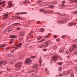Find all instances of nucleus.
<instances>
[{
  "label": "nucleus",
  "mask_w": 77,
  "mask_h": 77,
  "mask_svg": "<svg viewBox=\"0 0 77 77\" xmlns=\"http://www.w3.org/2000/svg\"><path fill=\"white\" fill-rule=\"evenodd\" d=\"M13 63V62H11V63Z\"/></svg>",
  "instance_id": "61"
},
{
  "label": "nucleus",
  "mask_w": 77,
  "mask_h": 77,
  "mask_svg": "<svg viewBox=\"0 0 77 77\" xmlns=\"http://www.w3.org/2000/svg\"><path fill=\"white\" fill-rule=\"evenodd\" d=\"M14 51L13 50V51H11V53H13V52H12Z\"/></svg>",
  "instance_id": "54"
},
{
  "label": "nucleus",
  "mask_w": 77,
  "mask_h": 77,
  "mask_svg": "<svg viewBox=\"0 0 77 77\" xmlns=\"http://www.w3.org/2000/svg\"><path fill=\"white\" fill-rule=\"evenodd\" d=\"M22 40H23V39H22V38H20V41H22Z\"/></svg>",
  "instance_id": "55"
},
{
  "label": "nucleus",
  "mask_w": 77,
  "mask_h": 77,
  "mask_svg": "<svg viewBox=\"0 0 77 77\" xmlns=\"http://www.w3.org/2000/svg\"><path fill=\"white\" fill-rule=\"evenodd\" d=\"M47 73L48 74H50V73L49 72H47Z\"/></svg>",
  "instance_id": "56"
},
{
  "label": "nucleus",
  "mask_w": 77,
  "mask_h": 77,
  "mask_svg": "<svg viewBox=\"0 0 77 77\" xmlns=\"http://www.w3.org/2000/svg\"><path fill=\"white\" fill-rule=\"evenodd\" d=\"M65 37V35H63L61 37L62 38H63Z\"/></svg>",
  "instance_id": "44"
},
{
  "label": "nucleus",
  "mask_w": 77,
  "mask_h": 77,
  "mask_svg": "<svg viewBox=\"0 0 77 77\" xmlns=\"http://www.w3.org/2000/svg\"><path fill=\"white\" fill-rule=\"evenodd\" d=\"M71 77H74V73H72L71 74Z\"/></svg>",
  "instance_id": "29"
},
{
  "label": "nucleus",
  "mask_w": 77,
  "mask_h": 77,
  "mask_svg": "<svg viewBox=\"0 0 77 77\" xmlns=\"http://www.w3.org/2000/svg\"><path fill=\"white\" fill-rule=\"evenodd\" d=\"M7 71H11V69L10 68H7Z\"/></svg>",
  "instance_id": "26"
},
{
  "label": "nucleus",
  "mask_w": 77,
  "mask_h": 77,
  "mask_svg": "<svg viewBox=\"0 0 77 77\" xmlns=\"http://www.w3.org/2000/svg\"><path fill=\"white\" fill-rule=\"evenodd\" d=\"M40 12H43L44 13H47V11L44 9H41L40 10Z\"/></svg>",
  "instance_id": "14"
},
{
  "label": "nucleus",
  "mask_w": 77,
  "mask_h": 77,
  "mask_svg": "<svg viewBox=\"0 0 77 77\" xmlns=\"http://www.w3.org/2000/svg\"><path fill=\"white\" fill-rule=\"evenodd\" d=\"M63 50H64V49L63 48H61L60 49L59 52V53H62L63 52Z\"/></svg>",
  "instance_id": "11"
},
{
  "label": "nucleus",
  "mask_w": 77,
  "mask_h": 77,
  "mask_svg": "<svg viewBox=\"0 0 77 77\" xmlns=\"http://www.w3.org/2000/svg\"><path fill=\"white\" fill-rule=\"evenodd\" d=\"M13 76L12 75H10L9 77H13Z\"/></svg>",
  "instance_id": "49"
},
{
  "label": "nucleus",
  "mask_w": 77,
  "mask_h": 77,
  "mask_svg": "<svg viewBox=\"0 0 77 77\" xmlns=\"http://www.w3.org/2000/svg\"><path fill=\"white\" fill-rule=\"evenodd\" d=\"M45 41V40L43 39L41 41H40L39 42V43H40V42H44Z\"/></svg>",
  "instance_id": "23"
},
{
  "label": "nucleus",
  "mask_w": 77,
  "mask_h": 77,
  "mask_svg": "<svg viewBox=\"0 0 77 77\" xmlns=\"http://www.w3.org/2000/svg\"><path fill=\"white\" fill-rule=\"evenodd\" d=\"M26 47H27V48H31V46L30 45H26Z\"/></svg>",
  "instance_id": "18"
},
{
  "label": "nucleus",
  "mask_w": 77,
  "mask_h": 77,
  "mask_svg": "<svg viewBox=\"0 0 77 77\" xmlns=\"http://www.w3.org/2000/svg\"><path fill=\"white\" fill-rule=\"evenodd\" d=\"M45 71H47V69H45Z\"/></svg>",
  "instance_id": "58"
},
{
  "label": "nucleus",
  "mask_w": 77,
  "mask_h": 77,
  "mask_svg": "<svg viewBox=\"0 0 77 77\" xmlns=\"http://www.w3.org/2000/svg\"><path fill=\"white\" fill-rule=\"evenodd\" d=\"M58 58H59V57H57L56 56H54L52 58V59L54 60H56Z\"/></svg>",
  "instance_id": "8"
},
{
  "label": "nucleus",
  "mask_w": 77,
  "mask_h": 77,
  "mask_svg": "<svg viewBox=\"0 0 77 77\" xmlns=\"http://www.w3.org/2000/svg\"><path fill=\"white\" fill-rule=\"evenodd\" d=\"M49 12H50V13H52V14H53V13H54V12H53V11H49Z\"/></svg>",
  "instance_id": "36"
},
{
  "label": "nucleus",
  "mask_w": 77,
  "mask_h": 77,
  "mask_svg": "<svg viewBox=\"0 0 77 77\" xmlns=\"http://www.w3.org/2000/svg\"><path fill=\"white\" fill-rule=\"evenodd\" d=\"M24 32H21L20 33V35L21 36H24Z\"/></svg>",
  "instance_id": "19"
},
{
  "label": "nucleus",
  "mask_w": 77,
  "mask_h": 77,
  "mask_svg": "<svg viewBox=\"0 0 77 77\" xmlns=\"http://www.w3.org/2000/svg\"><path fill=\"white\" fill-rule=\"evenodd\" d=\"M44 51H47V49H44Z\"/></svg>",
  "instance_id": "45"
},
{
  "label": "nucleus",
  "mask_w": 77,
  "mask_h": 77,
  "mask_svg": "<svg viewBox=\"0 0 77 77\" xmlns=\"http://www.w3.org/2000/svg\"><path fill=\"white\" fill-rule=\"evenodd\" d=\"M22 45V44L20 43L18 45H17L15 47V48H16V49H18V48H20V47H21Z\"/></svg>",
  "instance_id": "7"
},
{
  "label": "nucleus",
  "mask_w": 77,
  "mask_h": 77,
  "mask_svg": "<svg viewBox=\"0 0 77 77\" xmlns=\"http://www.w3.org/2000/svg\"><path fill=\"white\" fill-rule=\"evenodd\" d=\"M75 46H76V45L75 44H73V47L72 48H69V51L71 52V51H72V50H74V48L75 47Z\"/></svg>",
  "instance_id": "4"
},
{
  "label": "nucleus",
  "mask_w": 77,
  "mask_h": 77,
  "mask_svg": "<svg viewBox=\"0 0 77 77\" xmlns=\"http://www.w3.org/2000/svg\"><path fill=\"white\" fill-rule=\"evenodd\" d=\"M9 47H8L7 48V50H9Z\"/></svg>",
  "instance_id": "52"
},
{
  "label": "nucleus",
  "mask_w": 77,
  "mask_h": 77,
  "mask_svg": "<svg viewBox=\"0 0 77 77\" xmlns=\"http://www.w3.org/2000/svg\"><path fill=\"white\" fill-rule=\"evenodd\" d=\"M33 35V32H31V33H30L29 35V36H30V35Z\"/></svg>",
  "instance_id": "33"
},
{
  "label": "nucleus",
  "mask_w": 77,
  "mask_h": 77,
  "mask_svg": "<svg viewBox=\"0 0 77 77\" xmlns=\"http://www.w3.org/2000/svg\"><path fill=\"white\" fill-rule=\"evenodd\" d=\"M52 5H53V4H57V2L54 3V2H52Z\"/></svg>",
  "instance_id": "40"
},
{
  "label": "nucleus",
  "mask_w": 77,
  "mask_h": 77,
  "mask_svg": "<svg viewBox=\"0 0 77 77\" xmlns=\"http://www.w3.org/2000/svg\"><path fill=\"white\" fill-rule=\"evenodd\" d=\"M3 63V65H4L5 63V62L3 61H2L0 63V66H1V64Z\"/></svg>",
  "instance_id": "17"
},
{
  "label": "nucleus",
  "mask_w": 77,
  "mask_h": 77,
  "mask_svg": "<svg viewBox=\"0 0 77 77\" xmlns=\"http://www.w3.org/2000/svg\"><path fill=\"white\" fill-rule=\"evenodd\" d=\"M27 3V2L26 1H25L24 2H23V3Z\"/></svg>",
  "instance_id": "48"
},
{
  "label": "nucleus",
  "mask_w": 77,
  "mask_h": 77,
  "mask_svg": "<svg viewBox=\"0 0 77 77\" xmlns=\"http://www.w3.org/2000/svg\"><path fill=\"white\" fill-rule=\"evenodd\" d=\"M44 30V29L43 28H41V32H43Z\"/></svg>",
  "instance_id": "34"
},
{
  "label": "nucleus",
  "mask_w": 77,
  "mask_h": 77,
  "mask_svg": "<svg viewBox=\"0 0 77 77\" xmlns=\"http://www.w3.org/2000/svg\"><path fill=\"white\" fill-rule=\"evenodd\" d=\"M68 73H69V72H63L62 74H60L58 76L61 77V76H63V75H68Z\"/></svg>",
  "instance_id": "5"
},
{
  "label": "nucleus",
  "mask_w": 77,
  "mask_h": 77,
  "mask_svg": "<svg viewBox=\"0 0 77 77\" xmlns=\"http://www.w3.org/2000/svg\"><path fill=\"white\" fill-rule=\"evenodd\" d=\"M30 38V37H28L27 39V40L28 41H30V39H29Z\"/></svg>",
  "instance_id": "32"
},
{
  "label": "nucleus",
  "mask_w": 77,
  "mask_h": 77,
  "mask_svg": "<svg viewBox=\"0 0 77 77\" xmlns=\"http://www.w3.org/2000/svg\"><path fill=\"white\" fill-rule=\"evenodd\" d=\"M39 39H41V38H39Z\"/></svg>",
  "instance_id": "62"
},
{
  "label": "nucleus",
  "mask_w": 77,
  "mask_h": 77,
  "mask_svg": "<svg viewBox=\"0 0 77 77\" xmlns=\"http://www.w3.org/2000/svg\"><path fill=\"white\" fill-rule=\"evenodd\" d=\"M25 63L26 64L30 65V64H31V63H32V61L30 59H28L26 60V61H25Z\"/></svg>",
  "instance_id": "2"
},
{
  "label": "nucleus",
  "mask_w": 77,
  "mask_h": 77,
  "mask_svg": "<svg viewBox=\"0 0 77 77\" xmlns=\"http://www.w3.org/2000/svg\"><path fill=\"white\" fill-rule=\"evenodd\" d=\"M59 23H60V24H61V23H62V22H61L60 21L59 22Z\"/></svg>",
  "instance_id": "53"
},
{
  "label": "nucleus",
  "mask_w": 77,
  "mask_h": 77,
  "mask_svg": "<svg viewBox=\"0 0 77 77\" xmlns=\"http://www.w3.org/2000/svg\"><path fill=\"white\" fill-rule=\"evenodd\" d=\"M69 24V26H72L73 24L72 23H70L69 24Z\"/></svg>",
  "instance_id": "24"
},
{
  "label": "nucleus",
  "mask_w": 77,
  "mask_h": 77,
  "mask_svg": "<svg viewBox=\"0 0 77 77\" xmlns=\"http://www.w3.org/2000/svg\"><path fill=\"white\" fill-rule=\"evenodd\" d=\"M32 72H33V70H32Z\"/></svg>",
  "instance_id": "63"
},
{
  "label": "nucleus",
  "mask_w": 77,
  "mask_h": 77,
  "mask_svg": "<svg viewBox=\"0 0 77 77\" xmlns=\"http://www.w3.org/2000/svg\"><path fill=\"white\" fill-rule=\"evenodd\" d=\"M56 2H55V1H54V3H56Z\"/></svg>",
  "instance_id": "59"
},
{
  "label": "nucleus",
  "mask_w": 77,
  "mask_h": 77,
  "mask_svg": "<svg viewBox=\"0 0 77 77\" xmlns=\"http://www.w3.org/2000/svg\"><path fill=\"white\" fill-rule=\"evenodd\" d=\"M69 53V52L67 51H66L65 53L66 54H68V53Z\"/></svg>",
  "instance_id": "43"
},
{
  "label": "nucleus",
  "mask_w": 77,
  "mask_h": 77,
  "mask_svg": "<svg viewBox=\"0 0 77 77\" xmlns=\"http://www.w3.org/2000/svg\"><path fill=\"white\" fill-rule=\"evenodd\" d=\"M60 59V57H59V59Z\"/></svg>",
  "instance_id": "64"
},
{
  "label": "nucleus",
  "mask_w": 77,
  "mask_h": 77,
  "mask_svg": "<svg viewBox=\"0 0 77 77\" xmlns=\"http://www.w3.org/2000/svg\"><path fill=\"white\" fill-rule=\"evenodd\" d=\"M18 19H19L20 18V17L19 16H18L17 17Z\"/></svg>",
  "instance_id": "41"
},
{
  "label": "nucleus",
  "mask_w": 77,
  "mask_h": 77,
  "mask_svg": "<svg viewBox=\"0 0 77 77\" xmlns=\"http://www.w3.org/2000/svg\"><path fill=\"white\" fill-rule=\"evenodd\" d=\"M5 3V1H2V2H0V5H2V3Z\"/></svg>",
  "instance_id": "31"
},
{
  "label": "nucleus",
  "mask_w": 77,
  "mask_h": 77,
  "mask_svg": "<svg viewBox=\"0 0 77 77\" xmlns=\"http://www.w3.org/2000/svg\"><path fill=\"white\" fill-rule=\"evenodd\" d=\"M48 38V36H47L46 37H45V38Z\"/></svg>",
  "instance_id": "50"
},
{
  "label": "nucleus",
  "mask_w": 77,
  "mask_h": 77,
  "mask_svg": "<svg viewBox=\"0 0 77 77\" xmlns=\"http://www.w3.org/2000/svg\"><path fill=\"white\" fill-rule=\"evenodd\" d=\"M12 2H11L10 1L8 2V5L7 6V8H11V6H13L12 5Z\"/></svg>",
  "instance_id": "6"
},
{
  "label": "nucleus",
  "mask_w": 77,
  "mask_h": 77,
  "mask_svg": "<svg viewBox=\"0 0 77 77\" xmlns=\"http://www.w3.org/2000/svg\"><path fill=\"white\" fill-rule=\"evenodd\" d=\"M0 74H2V71L0 72Z\"/></svg>",
  "instance_id": "57"
},
{
  "label": "nucleus",
  "mask_w": 77,
  "mask_h": 77,
  "mask_svg": "<svg viewBox=\"0 0 77 77\" xmlns=\"http://www.w3.org/2000/svg\"><path fill=\"white\" fill-rule=\"evenodd\" d=\"M6 46V45L5 44H3L1 45H0V47H4Z\"/></svg>",
  "instance_id": "15"
},
{
  "label": "nucleus",
  "mask_w": 77,
  "mask_h": 77,
  "mask_svg": "<svg viewBox=\"0 0 77 77\" xmlns=\"http://www.w3.org/2000/svg\"><path fill=\"white\" fill-rule=\"evenodd\" d=\"M10 41L11 42H14V39H11V40Z\"/></svg>",
  "instance_id": "39"
},
{
  "label": "nucleus",
  "mask_w": 77,
  "mask_h": 77,
  "mask_svg": "<svg viewBox=\"0 0 77 77\" xmlns=\"http://www.w3.org/2000/svg\"><path fill=\"white\" fill-rule=\"evenodd\" d=\"M53 36L55 38H56L57 37V35L54 36Z\"/></svg>",
  "instance_id": "46"
},
{
  "label": "nucleus",
  "mask_w": 77,
  "mask_h": 77,
  "mask_svg": "<svg viewBox=\"0 0 77 77\" xmlns=\"http://www.w3.org/2000/svg\"><path fill=\"white\" fill-rule=\"evenodd\" d=\"M38 64H35L33 66V68H35V69H35V68H36V67H37V66H38Z\"/></svg>",
  "instance_id": "20"
},
{
  "label": "nucleus",
  "mask_w": 77,
  "mask_h": 77,
  "mask_svg": "<svg viewBox=\"0 0 77 77\" xmlns=\"http://www.w3.org/2000/svg\"><path fill=\"white\" fill-rule=\"evenodd\" d=\"M27 13L26 12H24L23 13H22L21 14H27Z\"/></svg>",
  "instance_id": "30"
},
{
  "label": "nucleus",
  "mask_w": 77,
  "mask_h": 77,
  "mask_svg": "<svg viewBox=\"0 0 77 77\" xmlns=\"http://www.w3.org/2000/svg\"><path fill=\"white\" fill-rule=\"evenodd\" d=\"M65 3V1H63L62 2V3L63 4L61 5V6H62L63 7H66V5H63L64 3Z\"/></svg>",
  "instance_id": "13"
},
{
  "label": "nucleus",
  "mask_w": 77,
  "mask_h": 77,
  "mask_svg": "<svg viewBox=\"0 0 77 77\" xmlns=\"http://www.w3.org/2000/svg\"><path fill=\"white\" fill-rule=\"evenodd\" d=\"M36 57L35 56H32L31 57V58H35Z\"/></svg>",
  "instance_id": "37"
},
{
  "label": "nucleus",
  "mask_w": 77,
  "mask_h": 77,
  "mask_svg": "<svg viewBox=\"0 0 77 77\" xmlns=\"http://www.w3.org/2000/svg\"><path fill=\"white\" fill-rule=\"evenodd\" d=\"M61 70H62V68L60 67H59L58 70L61 71Z\"/></svg>",
  "instance_id": "27"
},
{
  "label": "nucleus",
  "mask_w": 77,
  "mask_h": 77,
  "mask_svg": "<svg viewBox=\"0 0 77 77\" xmlns=\"http://www.w3.org/2000/svg\"><path fill=\"white\" fill-rule=\"evenodd\" d=\"M49 8H54V6L53 5H50L49 6Z\"/></svg>",
  "instance_id": "25"
},
{
  "label": "nucleus",
  "mask_w": 77,
  "mask_h": 77,
  "mask_svg": "<svg viewBox=\"0 0 77 77\" xmlns=\"http://www.w3.org/2000/svg\"><path fill=\"white\" fill-rule=\"evenodd\" d=\"M20 24V23H14L13 25L14 26H19Z\"/></svg>",
  "instance_id": "21"
},
{
  "label": "nucleus",
  "mask_w": 77,
  "mask_h": 77,
  "mask_svg": "<svg viewBox=\"0 0 77 77\" xmlns=\"http://www.w3.org/2000/svg\"><path fill=\"white\" fill-rule=\"evenodd\" d=\"M22 64H23V63L22 62H18L16 63L15 64V66L17 67V68L18 69H20L21 66L22 65Z\"/></svg>",
  "instance_id": "1"
},
{
  "label": "nucleus",
  "mask_w": 77,
  "mask_h": 77,
  "mask_svg": "<svg viewBox=\"0 0 77 77\" xmlns=\"http://www.w3.org/2000/svg\"><path fill=\"white\" fill-rule=\"evenodd\" d=\"M9 37L10 38H16V35H11Z\"/></svg>",
  "instance_id": "12"
},
{
  "label": "nucleus",
  "mask_w": 77,
  "mask_h": 77,
  "mask_svg": "<svg viewBox=\"0 0 77 77\" xmlns=\"http://www.w3.org/2000/svg\"><path fill=\"white\" fill-rule=\"evenodd\" d=\"M69 1L70 2H74V1L73 0H69Z\"/></svg>",
  "instance_id": "47"
},
{
  "label": "nucleus",
  "mask_w": 77,
  "mask_h": 77,
  "mask_svg": "<svg viewBox=\"0 0 77 77\" xmlns=\"http://www.w3.org/2000/svg\"><path fill=\"white\" fill-rule=\"evenodd\" d=\"M58 65H60L62 64V63H61V62H59L58 63Z\"/></svg>",
  "instance_id": "28"
},
{
  "label": "nucleus",
  "mask_w": 77,
  "mask_h": 77,
  "mask_svg": "<svg viewBox=\"0 0 77 77\" xmlns=\"http://www.w3.org/2000/svg\"><path fill=\"white\" fill-rule=\"evenodd\" d=\"M27 2H28V3H30V1H27Z\"/></svg>",
  "instance_id": "51"
},
{
  "label": "nucleus",
  "mask_w": 77,
  "mask_h": 77,
  "mask_svg": "<svg viewBox=\"0 0 77 77\" xmlns=\"http://www.w3.org/2000/svg\"><path fill=\"white\" fill-rule=\"evenodd\" d=\"M39 63L40 66H41V63H42V60L41 59H40L39 60Z\"/></svg>",
  "instance_id": "22"
},
{
  "label": "nucleus",
  "mask_w": 77,
  "mask_h": 77,
  "mask_svg": "<svg viewBox=\"0 0 77 77\" xmlns=\"http://www.w3.org/2000/svg\"><path fill=\"white\" fill-rule=\"evenodd\" d=\"M4 17L3 18V19H5V18H8V14H7L4 15Z\"/></svg>",
  "instance_id": "10"
},
{
  "label": "nucleus",
  "mask_w": 77,
  "mask_h": 77,
  "mask_svg": "<svg viewBox=\"0 0 77 77\" xmlns=\"http://www.w3.org/2000/svg\"><path fill=\"white\" fill-rule=\"evenodd\" d=\"M57 47L56 46H54V49H56V48H57Z\"/></svg>",
  "instance_id": "35"
},
{
  "label": "nucleus",
  "mask_w": 77,
  "mask_h": 77,
  "mask_svg": "<svg viewBox=\"0 0 77 77\" xmlns=\"http://www.w3.org/2000/svg\"><path fill=\"white\" fill-rule=\"evenodd\" d=\"M17 30H20V27H17Z\"/></svg>",
  "instance_id": "42"
},
{
  "label": "nucleus",
  "mask_w": 77,
  "mask_h": 77,
  "mask_svg": "<svg viewBox=\"0 0 77 77\" xmlns=\"http://www.w3.org/2000/svg\"><path fill=\"white\" fill-rule=\"evenodd\" d=\"M12 30V29L11 28H9L8 29H6L4 31V32L5 33H9V32H10V31H11Z\"/></svg>",
  "instance_id": "3"
},
{
  "label": "nucleus",
  "mask_w": 77,
  "mask_h": 77,
  "mask_svg": "<svg viewBox=\"0 0 77 77\" xmlns=\"http://www.w3.org/2000/svg\"><path fill=\"white\" fill-rule=\"evenodd\" d=\"M44 45L43 43H42L40 46H39V47L40 48H42L44 47Z\"/></svg>",
  "instance_id": "16"
},
{
  "label": "nucleus",
  "mask_w": 77,
  "mask_h": 77,
  "mask_svg": "<svg viewBox=\"0 0 77 77\" xmlns=\"http://www.w3.org/2000/svg\"><path fill=\"white\" fill-rule=\"evenodd\" d=\"M56 41L57 42H59V41H60V39H58L56 40Z\"/></svg>",
  "instance_id": "38"
},
{
  "label": "nucleus",
  "mask_w": 77,
  "mask_h": 77,
  "mask_svg": "<svg viewBox=\"0 0 77 77\" xmlns=\"http://www.w3.org/2000/svg\"><path fill=\"white\" fill-rule=\"evenodd\" d=\"M57 14H59V15H60V14H59V13H57Z\"/></svg>",
  "instance_id": "60"
},
{
  "label": "nucleus",
  "mask_w": 77,
  "mask_h": 77,
  "mask_svg": "<svg viewBox=\"0 0 77 77\" xmlns=\"http://www.w3.org/2000/svg\"><path fill=\"white\" fill-rule=\"evenodd\" d=\"M48 43L47 42H46L44 44V47H46L48 46Z\"/></svg>",
  "instance_id": "9"
}]
</instances>
